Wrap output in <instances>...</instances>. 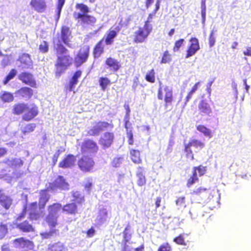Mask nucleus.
Segmentation results:
<instances>
[{
    "mask_svg": "<svg viewBox=\"0 0 251 251\" xmlns=\"http://www.w3.org/2000/svg\"><path fill=\"white\" fill-rule=\"evenodd\" d=\"M53 49L57 54V60L55 64L56 68L55 75L59 77L61 74L69 67L72 63V57L69 54H65L68 52V50L60 43L59 40L57 42H53Z\"/></svg>",
    "mask_w": 251,
    "mask_h": 251,
    "instance_id": "f257e3e1",
    "label": "nucleus"
},
{
    "mask_svg": "<svg viewBox=\"0 0 251 251\" xmlns=\"http://www.w3.org/2000/svg\"><path fill=\"white\" fill-rule=\"evenodd\" d=\"M11 110L14 115L23 114V121L27 122L34 119L39 114V107L34 103L28 104L25 102H18L13 105Z\"/></svg>",
    "mask_w": 251,
    "mask_h": 251,
    "instance_id": "f03ea898",
    "label": "nucleus"
},
{
    "mask_svg": "<svg viewBox=\"0 0 251 251\" xmlns=\"http://www.w3.org/2000/svg\"><path fill=\"white\" fill-rule=\"evenodd\" d=\"M75 7L79 9L82 13L75 12L73 13L74 19L78 22H80L81 24L92 25L96 23V19L93 16L88 15L89 12L88 7L83 3H77Z\"/></svg>",
    "mask_w": 251,
    "mask_h": 251,
    "instance_id": "7ed1b4c3",
    "label": "nucleus"
},
{
    "mask_svg": "<svg viewBox=\"0 0 251 251\" xmlns=\"http://www.w3.org/2000/svg\"><path fill=\"white\" fill-rule=\"evenodd\" d=\"M157 98L159 100H164L165 108H167L169 106L172 105L174 101L172 88L168 86L164 87L160 86L158 90Z\"/></svg>",
    "mask_w": 251,
    "mask_h": 251,
    "instance_id": "20e7f679",
    "label": "nucleus"
},
{
    "mask_svg": "<svg viewBox=\"0 0 251 251\" xmlns=\"http://www.w3.org/2000/svg\"><path fill=\"white\" fill-rule=\"evenodd\" d=\"M77 164L82 172L91 173L93 171L95 162L90 155H83L78 159Z\"/></svg>",
    "mask_w": 251,
    "mask_h": 251,
    "instance_id": "39448f33",
    "label": "nucleus"
},
{
    "mask_svg": "<svg viewBox=\"0 0 251 251\" xmlns=\"http://www.w3.org/2000/svg\"><path fill=\"white\" fill-rule=\"evenodd\" d=\"M99 150L97 143L91 139H85L80 145V151L82 154L93 155L97 154Z\"/></svg>",
    "mask_w": 251,
    "mask_h": 251,
    "instance_id": "423d86ee",
    "label": "nucleus"
},
{
    "mask_svg": "<svg viewBox=\"0 0 251 251\" xmlns=\"http://www.w3.org/2000/svg\"><path fill=\"white\" fill-rule=\"evenodd\" d=\"M151 30V26H147L144 25L143 27H139L133 33V42L136 44L145 42Z\"/></svg>",
    "mask_w": 251,
    "mask_h": 251,
    "instance_id": "0eeeda50",
    "label": "nucleus"
},
{
    "mask_svg": "<svg viewBox=\"0 0 251 251\" xmlns=\"http://www.w3.org/2000/svg\"><path fill=\"white\" fill-rule=\"evenodd\" d=\"M90 47L84 45L79 49L74 57V63L76 67H78L85 63L89 56Z\"/></svg>",
    "mask_w": 251,
    "mask_h": 251,
    "instance_id": "6e6552de",
    "label": "nucleus"
},
{
    "mask_svg": "<svg viewBox=\"0 0 251 251\" xmlns=\"http://www.w3.org/2000/svg\"><path fill=\"white\" fill-rule=\"evenodd\" d=\"M49 191L60 189L67 190L69 189V184L62 176H58L52 182H49L46 188Z\"/></svg>",
    "mask_w": 251,
    "mask_h": 251,
    "instance_id": "1a4fd4ad",
    "label": "nucleus"
},
{
    "mask_svg": "<svg viewBox=\"0 0 251 251\" xmlns=\"http://www.w3.org/2000/svg\"><path fill=\"white\" fill-rule=\"evenodd\" d=\"M122 25L123 24L122 23V21H121L119 23V25L116 26L114 28L111 27L107 31L105 35L102 39L106 45H110L113 44L114 39L121 30Z\"/></svg>",
    "mask_w": 251,
    "mask_h": 251,
    "instance_id": "9d476101",
    "label": "nucleus"
},
{
    "mask_svg": "<svg viewBox=\"0 0 251 251\" xmlns=\"http://www.w3.org/2000/svg\"><path fill=\"white\" fill-rule=\"evenodd\" d=\"M71 37L72 32L70 28L66 25H63L61 27L59 38L54 39L53 42H57L58 40H59L60 42L62 41L67 46L71 48L72 47V45L70 44V38Z\"/></svg>",
    "mask_w": 251,
    "mask_h": 251,
    "instance_id": "9b49d317",
    "label": "nucleus"
},
{
    "mask_svg": "<svg viewBox=\"0 0 251 251\" xmlns=\"http://www.w3.org/2000/svg\"><path fill=\"white\" fill-rule=\"evenodd\" d=\"M18 78L25 84L30 86L31 87L36 88L37 85L36 81L33 74L27 72L21 73L18 75Z\"/></svg>",
    "mask_w": 251,
    "mask_h": 251,
    "instance_id": "f8f14e48",
    "label": "nucleus"
},
{
    "mask_svg": "<svg viewBox=\"0 0 251 251\" xmlns=\"http://www.w3.org/2000/svg\"><path fill=\"white\" fill-rule=\"evenodd\" d=\"M16 247L22 248L24 251H29L33 249L34 243L24 237H20L14 239L13 241Z\"/></svg>",
    "mask_w": 251,
    "mask_h": 251,
    "instance_id": "ddd939ff",
    "label": "nucleus"
},
{
    "mask_svg": "<svg viewBox=\"0 0 251 251\" xmlns=\"http://www.w3.org/2000/svg\"><path fill=\"white\" fill-rule=\"evenodd\" d=\"M190 44L186 50L185 58H188L194 55L200 49L199 40L195 37H192L189 40Z\"/></svg>",
    "mask_w": 251,
    "mask_h": 251,
    "instance_id": "4468645a",
    "label": "nucleus"
},
{
    "mask_svg": "<svg viewBox=\"0 0 251 251\" xmlns=\"http://www.w3.org/2000/svg\"><path fill=\"white\" fill-rule=\"evenodd\" d=\"M109 124L106 122L99 121L96 123L95 126L90 129L88 131L89 136H94L98 135L101 131L107 128Z\"/></svg>",
    "mask_w": 251,
    "mask_h": 251,
    "instance_id": "2eb2a0df",
    "label": "nucleus"
},
{
    "mask_svg": "<svg viewBox=\"0 0 251 251\" xmlns=\"http://www.w3.org/2000/svg\"><path fill=\"white\" fill-rule=\"evenodd\" d=\"M37 202L36 201L30 203L28 206V219L31 221H37L39 220L43 215L37 211Z\"/></svg>",
    "mask_w": 251,
    "mask_h": 251,
    "instance_id": "dca6fc26",
    "label": "nucleus"
},
{
    "mask_svg": "<svg viewBox=\"0 0 251 251\" xmlns=\"http://www.w3.org/2000/svg\"><path fill=\"white\" fill-rule=\"evenodd\" d=\"M114 139V134L112 132H105L100 139V144L103 149L109 148L113 142Z\"/></svg>",
    "mask_w": 251,
    "mask_h": 251,
    "instance_id": "f3484780",
    "label": "nucleus"
},
{
    "mask_svg": "<svg viewBox=\"0 0 251 251\" xmlns=\"http://www.w3.org/2000/svg\"><path fill=\"white\" fill-rule=\"evenodd\" d=\"M105 65L110 71L115 73L121 68V65L117 59L112 57H108L105 60Z\"/></svg>",
    "mask_w": 251,
    "mask_h": 251,
    "instance_id": "a211bd4d",
    "label": "nucleus"
},
{
    "mask_svg": "<svg viewBox=\"0 0 251 251\" xmlns=\"http://www.w3.org/2000/svg\"><path fill=\"white\" fill-rule=\"evenodd\" d=\"M76 160L75 156L72 154L66 156L59 163L58 167L62 168H70L74 166Z\"/></svg>",
    "mask_w": 251,
    "mask_h": 251,
    "instance_id": "6ab92c4d",
    "label": "nucleus"
},
{
    "mask_svg": "<svg viewBox=\"0 0 251 251\" xmlns=\"http://www.w3.org/2000/svg\"><path fill=\"white\" fill-rule=\"evenodd\" d=\"M30 5L32 8L38 13H43L47 9L45 0H31Z\"/></svg>",
    "mask_w": 251,
    "mask_h": 251,
    "instance_id": "aec40b11",
    "label": "nucleus"
},
{
    "mask_svg": "<svg viewBox=\"0 0 251 251\" xmlns=\"http://www.w3.org/2000/svg\"><path fill=\"white\" fill-rule=\"evenodd\" d=\"M15 94L20 98L30 99L33 95V91L31 88L25 86L17 90Z\"/></svg>",
    "mask_w": 251,
    "mask_h": 251,
    "instance_id": "412c9836",
    "label": "nucleus"
},
{
    "mask_svg": "<svg viewBox=\"0 0 251 251\" xmlns=\"http://www.w3.org/2000/svg\"><path fill=\"white\" fill-rule=\"evenodd\" d=\"M2 163L14 169L20 168L24 164L23 161L20 158H7L3 160Z\"/></svg>",
    "mask_w": 251,
    "mask_h": 251,
    "instance_id": "4be33fe9",
    "label": "nucleus"
},
{
    "mask_svg": "<svg viewBox=\"0 0 251 251\" xmlns=\"http://www.w3.org/2000/svg\"><path fill=\"white\" fill-rule=\"evenodd\" d=\"M49 190L46 188L40 191L39 199V206L40 209H44L47 203L49 201L50 196L48 193Z\"/></svg>",
    "mask_w": 251,
    "mask_h": 251,
    "instance_id": "5701e85b",
    "label": "nucleus"
},
{
    "mask_svg": "<svg viewBox=\"0 0 251 251\" xmlns=\"http://www.w3.org/2000/svg\"><path fill=\"white\" fill-rule=\"evenodd\" d=\"M198 109L201 115H208L212 113V109L205 100H201L198 104Z\"/></svg>",
    "mask_w": 251,
    "mask_h": 251,
    "instance_id": "b1692460",
    "label": "nucleus"
},
{
    "mask_svg": "<svg viewBox=\"0 0 251 251\" xmlns=\"http://www.w3.org/2000/svg\"><path fill=\"white\" fill-rule=\"evenodd\" d=\"M62 210L66 214L70 215H75L78 212L77 205L74 202L68 203L62 206Z\"/></svg>",
    "mask_w": 251,
    "mask_h": 251,
    "instance_id": "393cba45",
    "label": "nucleus"
},
{
    "mask_svg": "<svg viewBox=\"0 0 251 251\" xmlns=\"http://www.w3.org/2000/svg\"><path fill=\"white\" fill-rule=\"evenodd\" d=\"M137 169L138 171L136 173L137 184L139 187H142L146 185L147 183V178L143 172V168L142 167L139 166Z\"/></svg>",
    "mask_w": 251,
    "mask_h": 251,
    "instance_id": "a878e982",
    "label": "nucleus"
},
{
    "mask_svg": "<svg viewBox=\"0 0 251 251\" xmlns=\"http://www.w3.org/2000/svg\"><path fill=\"white\" fill-rule=\"evenodd\" d=\"M16 227L23 232H32L35 231L32 225L27 220L16 224Z\"/></svg>",
    "mask_w": 251,
    "mask_h": 251,
    "instance_id": "bb28decb",
    "label": "nucleus"
},
{
    "mask_svg": "<svg viewBox=\"0 0 251 251\" xmlns=\"http://www.w3.org/2000/svg\"><path fill=\"white\" fill-rule=\"evenodd\" d=\"M103 39L100 40L95 46L93 50L94 58H99L104 52V46L102 45Z\"/></svg>",
    "mask_w": 251,
    "mask_h": 251,
    "instance_id": "cd10ccee",
    "label": "nucleus"
},
{
    "mask_svg": "<svg viewBox=\"0 0 251 251\" xmlns=\"http://www.w3.org/2000/svg\"><path fill=\"white\" fill-rule=\"evenodd\" d=\"M46 251H68L65 245L60 242L50 244Z\"/></svg>",
    "mask_w": 251,
    "mask_h": 251,
    "instance_id": "c85d7f7f",
    "label": "nucleus"
},
{
    "mask_svg": "<svg viewBox=\"0 0 251 251\" xmlns=\"http://www.w3.org/2000/svg\"><path fill=\"white\" fill-rule=\"evenodd\" d=\"M48 214L51 215H58V213L62 209V204L59 202L53 203L48 205Z\"/></svg>",
    "mask_w": 251,
    "mask_h": 251,
    "instance_id": "c756f323",
    "label": "nucleus"
},
{
    "mask_svg": "<svg viewBox=\"0 0 251 251\" xmlns=\"http://www.w3.org/2000/svg\"><path fill=\"white\" fill-rule=\"evenodd\" d=\"M20 61L22 64L25 66L23 67V69H32V61L30 57L28 54H23L20 57Z\"/></svg>",
    "mask_w": 251,
    "mask_h": 251,
    "instance_id": "7c9ffc66",
    "label": "nucleus"
},
{
    "mask_svg": "<svg viewBox=\"0 0 251 251\" xmlns=\"http://www.w3.org/2000/svg\"><path fill=\"white\" fill-rule=\"evenodd\" d=\"M130 159L132 161L137 164L142 163V160L140 155V152L139 150L131 149L130 151Z\"/></svg>",
    "mask_w": 251,
    "mask_h": 251,
    "instance_id": "2f4dec72",
    "label": "nucleus"
},
{
    "mask_svg": "<svg viewBox=\"0 0 251 251\" xmlns=\"http://www.w3.org/2000/svg\"><path fill=\"white\" fill-rule=\"evenodd\" d=\"M58 215H51L48 214L46 217L45 221L50 228L55 227L57 225Z\"/></svg>",
    "mask_w": 251,
    "mask_h": 251,
    "instance_id": "473e14b6",
    "label": "nucleus"
},
{
    "mask_svg": "<svg viewBox=\"0 0 251 251\" xmlns=\"http://www.w3.org/2000/svg\"><path fill=\"white\" fill-rule=\"evenodd\" d=\"M196 129L198 131L202 133L204 136L208 137L209 139L212 138L213 136L212 131L203 125H199L197 126Z\"/></svg>",
    "mask_w": 251,
    "mask_h": 251,
    "instance_id": "72a5a7b5",
    "label": "nucleus"
},
{
    "mask_svg": "<svg viewBox=\"0 0 251 251\" xmlns=\"http://www.w3.org/2000/svg\"><path fill=\"white\" fill-rule=\"evenodd\" d=\"M14 99L13 94L7 91H2L0 94V99L3 102H11Z\"/></svg>",
    "mask_w": 251,
    "mask_h": 251,
    "instance_id": "f704fd0d",
    "label": "nucleus"
},
{
    "mask_svg": "<svg viewBox=\"0 0 251 251\" xmlns=\"http://www.w3.org/2000/svg\"><path fill=\"white\" fill-rule=\"evenodd\" d=\"M12 203V200L9 196L4 195L0 199V204L6 210L10 208Z\"/></svg>",
    "mask_w": 251,
    "mask_h": 251,
    "instance_id": "c9c22d12",
    "label": "nucleus"
},
{
    "mask_svg": "<svg viewBox=\"0 0 251 251\" xmlns=\"http://www.w3.org/2000/svg\"><path fill=\"white\" fill-rule=\"evenodd\" d=\"M36 127V125L35 123H30L27 124L25 126L21 128V132L24 135H26L27 134L33 132Z\"/></svg>",
    "mask_w": 251,
    "mask_h": 251,
    "instance_id": "e433bc0d",
    "label": "nucleus"
},
{
    "mask_svg": "<svg viewBox=\"0 0 251 251\" xmlns=\"http://www.w3.org/2000/svg\"><path fill=\"white\" fill-rule=\"evenodd\" d=\"M99 82L101 89L103 91H105L108 86L111 84L110 80L106 77H100L99 78Z\"/></svg>",
    "mask_w": 251,
    "mask_h": 251,
    "instance_id": "4c0bfd02",
    "label": "nucleus"
},
{
    "mask_svg": "<svg viewBox=\"0 0 251 251\" xmlns=\"http://www.w3.org/2000/svg\"><path fill=\"white\" fill-rule=\"evenodd\" d=\"M146 80L150 83H153L155 81V72L153 69L149 71L145 77Z\"/></svg>",
    "mask_w": 251,
    "mask_h": 251,
    "instance_id": "58836bf2",
    "label": "nucleus"
},
{
    "mask_svg": "<svg viewBox=\"0 0 251 251\" xmlns=\"http://www.w3.org/2000/svg\"><path fill=\"white\" fill-rule=\"evenodd\" d=\"M188 143L191 147L193 146L198 150H201L205 147V144L203 142L197 139L191 140Z\"/></svg>",
    "mask_w": 251,
    "mask_h": 251,
    "instance_id": "ea45409f",
    "label": "nucleus"
},
{
    "mask_svg": "<svg viewBox=\"0 0 251 251\" xmlns=\"http://www.w3.org/2000/svg\"><path fill=\"white\" fill-rule=\"evenodd\" d=\"M198 181L199 178L198 177L197 174L195 172H192V175L187 180L186 186L188 188H190Z\"/></svg>",
    "mask_w": 251,
    "mask_h": 251,
    "instance_id": "a19ab883",
    "label": "nucleus"
},
{
    "mask_svg": "<svg viewBox=\"0 0 251 251\" xmlns=\"http://www.w3.org/2000/svg\"><path fill=\"white\" fill-rule=\"evenodd\" d=\"M17 74V71L12 69L3 80V83L6 84L10 80L14 78Z\"/></svg>",
    "mask_w": 251,
    "mask_h": 251,
    "instance_id": "79ce46f5",
    "label": "nucleus"
},
{
    "mask_svg": "<svg viewBox=\"0 0 251 251\" xmlns=\"http://www.w3.org/2000/svg\"><path fill=\"white\" fill-rule=\"evenodd\" d=\"M184 151L186 158H189L191 160L194 159V156L191 149V146L189 145L188 143L184 145Z\"/></svg>",
    "mask_w": 251,
    "mask_h": 251,
    "instance_id": "37998d69",
    "label": "nucleus"
},
{
    "mask_svg": "<svg viewBox=\"0 0 251 251\" xmlns=\"http://www.w3.org/2000/svg\"><path fill=\"white\" fill-rule=\"evenodd\" d=\"M175 202L176 205L179 208H184L187 206L185 196H180L177 198Z\"/></svg>",
    "mask_w": 251,
    "mask_h": 251,
    "instance_id": "c03bdc74",
    "label": "nucleus"
},
{
    "mask_svg": "<svg viewBox=\"0 0 251 251\" xmlns=\"http://www.w3.org/2000/svg\"><path fill=\"white\" fill-rule=\"evenodd\" d=\"M124 107L126 110V115L124 118L125 127L126 129H127V125L129 124L130 109L128 104H125Z\"/></svg>",
    "mask_w": 251,
    "mask_h": 251,
    "instance_id": "a18cd8bd",
    "label": "nucleus"
},
{
    "mask_svg": "<svg viewBox=\"0 0 251 251\" xmlns=\"http://www.w3.org/2000/svg\"><path fill=\"white\" fill-rule=\"evenodd\" d=\"M208 190L206 188L203 187L202 186L196 188L191 192V194L192 195H196L198 196H201L204 193H206Z\"/></svg>",
    "mask_w": 251,
    "mask_h": 251,
    "instance_id": "49530a36",
    "label": "nucleus"
},
{
    "mask_svg": "<svg viewBox=\"0 0 251 251\" xmlns=\"http://www.w3.org/2000/svg\"><path fill=\"white\" fill-rule=\"evenodd\" d=\"M8 228L6 224L0 223V240L2 239L8 233Z\"/></svg>",
    "mask_w": 251,
    "mask_h": 251,
    "instance_id": "de8ad7c7",
    "label": "nucleus"
},
{
    "mask_svg": "<svg viewBox=\"0 0 251 251\" xmlns=\"http://www.w3.org/2000/svg\"><path fill=\"white\" fill-rule=\"evenodd\" d=\"M206 167L200 165L198 166L193 167L192 172H195L197 173V171H198L199 176H201L206 173Z\"/></svg>",
    "mask_w": 251,
    "mask_h": 251,
    "instance_id": "09e8293b",
    "label": "nucleus"
},
{
    "mask_svg": "<svg viewBox=\"0 0 251 251\" xmlns=\"http://www.w3.org/2000/svg\"><path fill=\"white\" fill-rule=\"evenodd\" d=\"M57 231V230L52 229L48 232L41 233L40 235L43 239H49L53 236L54 234L56 233Z\"/></svg>",
    "mask_w": 251,
    "mask_h": 251,
    "instance_id": "8fccbe9b",
    "label": "nucleus"
},
{
    "mask_svg": "<svg viewBox=\"0 0 251 251\" xmlns=\"http://www.w3.org/2000/svg\"><path fill=\"white\" fill-rule=\"evenodd\" d=\"M172 60L171 55L169 53L168 50H166L162 56L161 63H169Z\"/></svg>",
    "mask_w": 251,
    "mask_h": 251,
    "instance_id": "3c124183",
    "label": "nucleus"
},
{
    "mask_svg": "<svg viewBox=\"0 0 251 251\" xmlns=\"http://www.w3.org/2000/svg\"><path fill=\"white\" fill-rule=\"evenodd\" d=\"M108 212L106 209L102 208L100 209L98 215V217H99V221L101 222L105 221Z\"/></svg>",
    "mask_w": 251,
    "mask_h": 251,
    "instance_id": "603ef678",
    "label": "nucleus"
},
{
    "mask_svg": "<svg viewBox=\"0 0 251 251\" xmlns=\"http://www.w3.org/2000/svg\"><path fill=\"white\" fill-rule=\"evenodd\" d=\"M65 0H58L56 9L57 20H58L60 16L61 10L65 3Z\"/></svg>",
    "mask_w": 251,
    "mask_h": 251,
    "instance_id": "864d4df0",
    "label": "nucleus"
},
{
    "mask_svg": "<svg viewBox=\"0 0 251 251\" xmlns=\"http://www.w3.org/2000/svg\"><path fill=\"white\" fill-rule=\"evenodd\" d=\"M172 248L170 244L168 243H164L160 245L157 251H172Z\"/></svg>",
    "mask_w": 251,
    "mask_h": 251,
    "instance_id": "5fc2aeb1",
    "label": "nucleus"
},
{
    "mask_svg": "<svg viewBox=\"0 0 251 251\" xmlns=\"http://www.w3.org/2000/svg\"><path fill=\"white\" fill-rule=\"evenodd\" d=\"M39 50L42 53H45L49 51V44L46 41H43L39 46Z\"/></svg>",
    "mask_w": 251,
    "mask_h": 251,
    "instance_id": "6e6d98bb",
    "label": "nucleus"
},
{
    "mask_svg": "<svg viewBox=\"0 0 251 251\" xmlns=\"http://www.w3.org/2000/svg\"><path fill=\"white\" fill-rule=\"evenodd\" d=\"M173 241L174 242H175L176 244H177L178 245H184V246L186 245V243L184 240V237H183V235H182V234L179 235V236L175 237Z\"/></svg>",
    "mask_w": 251,
    "mask_h": 251,
    "instance_id": "4d7b16f0",
    "label": "nucleus"
},
{
    "mask_svg": "<svg viewBox=\"0 0 251 251\" xmlns=\"http://www.w3.org/2000/svg\"><path fill=\"white\" fill-rule=\"evenodd\" d=\"M184 42V40L183 39H180L176 41L173 48V51L174 52L178 51L179 48L182 46Z\"/></svg>",
    "mask_w": 251,
    "mask_h": 251,
    "instance_id": "13d9d810",
    "label": "nucleus"
},
{
    "mask_svg": "<svg viewBox=\"0 0 251 251\" xmlns=\"http://www.w3.org/2000/svg\"><path fill=\"white\" fill-rule=\"evenodd\" d=\"M126 130V134L128 138V143L130 145H133L134 143L133 140V136L132 130L131 129H128V127L127 126V129Z\"/></svg>",
    "mask_w": 251,
    "mask_h": 251,
    "instance_id": "bf43d9fd",
    "label": "nucleus"
},
{
    "mask_svg": "<svg viewBox=\"0 0 251 251\" xmlns=\"http://www.w3.org/2000/svg\"><path fill=\"white\" fill-rule=\"evenodd\" d=\"M156 13V12H154V11H153L152 13H150L148 15L147 20L144 23V25L147 26H151L149 25V23L151 22L152 19L155 17Z\"/></svg>",
    "mask_w": 251,
    "mask_h": 251,
    "instance_id": "052dcab7",
    "label": "nucleus"
},
{
    "mask_svg": "<svg viewBox=\"0 0 251 251\" xmlns=\"http://www.w3.org/2000/svg\"><path fill=\"white\" fill-rule=\"evenodd\" d=\"M27 209V205H25L22 212L20 214H19L18 217H17V218H16L17 221H20L22 219H23L25 217V216H26V214Z\"/></svg>",
    "mask_w": 251,
    "mask_h": 251,
    "instance_id": "680f3d73",
    "label": "nucleus"
},
{
    "mask_svg": "<svg viewBox=\"0 0 251 251\" xmlns=\"http://www.w3.org/2000/svg\"><path fill=\"white\" fill-rule=\"evenodd\" d=\"M81 75L82 72L80 70H77L74 73L71 79L78 82V79L81 76Z\"/></svg>",
    "mask_w": 251,
    "mask_h": 251,
    "instance_id": "e2e57ef3",
    "label": "nucleus"
},
{
    "mask_svg": "<svg viewBox=\"0 0 251 251\" xmlns=\"http://www.w3.org/2000/svg\"><path fill=\"white\" fill-rule=\"evenodd\" d=\"M215 43V38L214 35V32L212 31L209 37V44L210 47H212L214 45Z\"/></svg>",
    "mask_w": 251,
    "mask_h": 251,
    "instance_id": "0e129e2a",
    "label": "nucleus"
},
{
    "mask_svg": "<svg viewBox=\"0 0 251 251\" xmlns=\"http://www.w3.org/2000/svg\"><path fill=\"white\" fill-rule=\"evenodd\" d=\"M121 163L120 158H114L111 162V165L114 168L118 167Z\"/></svg>",
    "mask_w": 251,
    "mask_h": 251,
    "instance_id": "69168bd1",
    "label": "nucleus"
},
{
    "mask_svg": "<svg viewBox=\"0 0 251 251\" xmlns=\"http://www.w3.org/2000/svg\"><path fill=\"white\" fill-rule=\"evenodd\" d=\"M78 82L75 81V80H73L72 79H70L69 86L68 87V90L69 91L71 92L73 90L75 85Z\"/></svg>",
    "mask_w": 251,
    "mask_h": 251,
    "instance_id": "338daca9",
    "label": "nucleus"
},
{
    "mask_svg": "<svg viewBox=\"0 0 251 251\" xmlns=\"http://www.w3.org/2000/svg\"><path fill=\"white\" fill-rule=\"evenodd\" d=\"M60 151L58 150L55 152V153L53 155L52 158V161L53 165L56 164V163L58 160V157L60 155Z\"/></svg>",
    "mask_w": 251,
    "mask_h": 251,
    "instance_id": "774afa93",
    "label": "nucleus"
}]
</instances>
